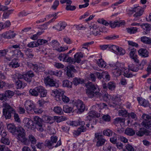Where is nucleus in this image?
Wrapping results in <instances>:
<instances>
[{"instance_id": "nucleus-1", "label": "nucleus", "mask_w": 151, "mask_h": 151, "mask_svg": "<svg viewBox=\"0 0 151 151\" xmlns=\"http://www.w3.org/2000/svg\"><path fill=\"white\" fill-rule=\"evenodd\" d=\"M86 93L88 96L90 98L93 97H100L102 94L99 92L97 86H95L91 82H88L87 85Z\"/></svg>"}, {"instance_id": "nucleus-22", "label": "nucleus", "mask_w": 151, "mask_h": 151, "mask_svg": "<svg viewBox=\"0 0 151 151\" xmlns=\"http://www.w3.org/2000/svg\"><path fill=\"white\" fill-rule=\"evenodd\" d=\"M142 28L145 31L143 32L144 34H147L150 32V31L151 29V25L147 23H143L141 25Z\"/></svg>"}, {"instance_id": "nucleus-63", "label": "nucleus", "mask_w": 151, "mask_h": 151, "mask_svg": "<svg viewBox=\"0 0 151 151\" xmlns=\"http://www.w3.org/2000/svg\"><path fill=\"white\" fill-rule=\"evenodd\" d=\"M103 78L104 79L109 81L110 79V77L107 71L103 72Z\"/></svg>"}, {"instance_id": "nucleus-57", "label": "nucleus", "mask_w": 151, "mask_h": 151, "mask_svg": "<svg viewBox=\"0 0 151 151\" xmlns=\"http://www.w3.org/2000/svg\"><path fill=\"white\" fill-rule=\"evenodd\" d=\"M106 140L104 138L98 140L96 142V145L97 147L101 146L104 145Z\"/></svg>"}, {"instance_id": "nucleus-31", "label": "nucleus", "mask_w": 151, "mask_h": 151, "mask_svg": "<svg viewBox=\"0 0 151 151\" xmlns=\"http://www.w3.org/2000/svg\"><path fill=\"white\" fill-rule=\"evenodd\" d=\"M15 83L17 88H23L27 85V83L20 80H17L15 81Z\"/></svg>"}, {"instance_id": "nucleus-51", "label": "nucleus", "mask_w": 151, "mask_h": 151, "mask_svg": "<svg viewBox=\"0 0 151 151\" xmlns=\"http://www.w3.org/2000/svg\"><path fill=\"white\" fill-rule=\"evenodd\" d=\"M73 108L68 105H64L63 106V111L66 113H69L72 111Z\"/></svg>"}, {"instance_id": "nucleus-37", "label": "nucleus", "mask_w": 151, "mask_h": 151, "mask_svg": "<svg viewBox=\"0 0 151 151\" xmlns=\"http://www.w3.org/2000/svg\"><path fill=\"white\" fill-rule=\"evenodd\" d=\"M141 41L145 44H151V38L144 36L142 37L141 38Z\"/></svg>"}, {"instance_id": "nucleus-44", "label": "nucleus", "mask_w": 151, "mask_h": 151, "mask_svg": "<svg viewBox=\"0 0 151 151\" xmlns=\"http://www.w3.org/2000/svg\"><path fill=\"white\" fill-rule=\"evenodd\" d=\"M142 123L143 125L147 129L151 127V122L146 119L142 122Z\"/></svg>"}, {"instance_id": "nucleus-6", "label": "nucleus", "mask_w": 151, "mask_h": 151, "mask_svg": "<svg viewBox=\"0 0 151 151\" xmlns=\"http://www.w3.org/2000/svg\"><path fill=\"white\" fill-rule=\"evenodd\" d=\"M3 115L6 119H10L12 116V114L15 112L14 109L6 102L3 103Z\"/></svg>"}, {"instance_id": "nucleus-21", "label": "nucleus", "mask_w": 151, "mask_h": 151, "mask_svg": "<svg viewBox=\"0 0 151 151\" xmlns=\"http://www.w3.org/2000/svg\"><path fill=\"white\" fill-rule=\"evenodd\" d=\"M16 34L13 31L9 30L7 31L3 34V36L5 38L11 39L13 38Z\"/></svg>"}, {"instance_id": "nucleus-46", "label": "nucleus", "mask_w": 151, "mask_h": 151, "mask_svg": "<svg viewBox=\"0 0 151 151\" xmlns=\"http://www.w3.org/2000/svg\"><path fill=\"white\" fill-rule=\"evenodd\" d=\"M55 119L58 123H59L63 121L67 120V118L65 116H56L55 117Z\"/></svg>"}, {"instance_id": "nucleus-12", "label": "nucleus", "mask_w": 151, "mask_h": 151, "mask_svg": "<svg viewBox=\"0 0 151 151\" xmlns=\"http://www.w3.org/2000/svg\"><path fill=\"white\" fill-rule=\"evenodd\" d=\"M23 122L24 124V126L29 129H33L35 128L34 123L30 119L25 118L23 121Z\"/></svg>"}, {"instance_id": "nucleus-42", "label": "nucleus", "mask_w": 151, "mask_h": 151, "mask_svg": "<svg viewBox=\"0 0 151 151\" xmlns=\"http://www.w3.org/2000/svg\"><path fill=\"white\" fill-rule=\"evenodd\" d=\"M116 87V84L114 81H110L108 83V87L111 91L114 90Z\"/></svg>"}, {"instance_id": "nucleus-43", "label": "nucleus", "mask_w": 151, "mask_h": 151, "mask_svg": "<svg viewBox=\"0 0 151 151\" xmlns=\"http://www.w3.org/2000/svg\"><path fill=\"white\" fill-rule=\"evenodd\" d=\"M50 45L54 48V49L56 50L57 48L59 46L60 43L56 40H52L50 43Z\"/></svg>"}, {"instance_id": "nucleus-35", "label": "nucleus", "mask_w": 151, "mask_h": 151, "mask_svg": "<svg viewBox=\"0 0 151 151\" xmlns=\"http://www.w3.org/2000/svg\"><path fill=\"white\" fill-rule=\"evenodd\" d=\"M7 128L10 132L12 133H15L17 130L16 127L15 125L12 124L8 125Z\"/></svg>"}, {"instance_id": "nucleus-28", "label": "nucleus", "mask_w": 151, "mask_h": 151, "mask_svg": "<svg viewBox=\"0 0 151 151\" xmlns=\"http://www.w3.org/2000/svg\"><path fill=\"white\" fill-rule=\"evenodd\" d=\"M148 134L147 130L144 128H140L136 132V135L139 137H142L145 134L147 135Z\"/></svg>"}, {"instance_id": "nucleus-20", "label": "nucleus", "mask_w": 151, "mask_h": 151, "mask_svg": "<svg viewBox=\"0 0 151 151\" xmlns=\"http://www.w3.org/2000/svg\"><path fill=\"white\" fill-rule=\"evenodd\" d=\"M34 76L33 72L31 71L27 72L24 74V79L27 82H30L32 79V78Z\"/></svg>"}, {"instance_id": "nucleus-45", "label": "nucleus", "mask_w": 151, "mask_h": 151, "mask_svg": "<svg viewBox=\"0 0 151 151\" xmlns=\"http://www.w3.org/2000/svg\"><path fill=\"white\" fill-rule=\"evenodd\" d=\"M14 10H9L7 12H4L3 14V17L4 19H6L9 18V15L12 13Z\"/></svg>"}, {"instance_id": "nucleus-4", "label": "nucleus", "mask_w": 151, "mask_h": 151, "mask_svg": "<svg viewBox=\"0 0 151 151\" xmlns=\"http://www.w3.org/2000/svg\"><path fill=\"white\" fill-rule=\"evenodd\" d=\"M18 132L17 136V139L20 141L24 145H28L29 141L25 137V133L24 129L22 127H19L17 129Z\"/></svg>"}, {"instance_id": "nucleus-3", "label": "nucleus", "mask_w": 151, "mask_h": 151, "mask_svg": "<svg viewBox=\"0 0 151 151\" xmlns=\"http://www.w3.org/2000/svg\"><path fill=\"white\" fill-rule=\"evenodd\" d=\"M103 98L105 101H110L111 102L109 105L110 107H116L119 104V102L120 100V98L116 96L112 97L111 95H109L108 93H105L103 96Z\"/></svg>"}, {"instance_id": "nucleus-10", "label": "nucleus", "mask_w": 151, "mask_h": 151, "mask_svg": "<svg viewBox=\"0 0 151 151\" xmlns=\"http://www.w3.org/2000/svg\"><path fill=\"white\" fill-rule=\"evenodd\" d=\"M75 106L77 108L76 109L78 113H81L85 110L86 107L83 102L80 100H77L75 103Z\"/></svg>"}, {"instance_id": "nucleus-13", "label": "nucleus", "mask_w": 151, "mask_h": 151, "mask_svg": "<svg viewBox=\"0 0 151 151\" xmlns=\"http://www.w3.org/2000/svg\"><path fill=\"white\" fill-rule=\"evenodd\" d=\"M52 93L54 94V96L56 98L57 101H59L61 100V98L64 95L65 91L63 90L58 88L55 91H53Z\"/></svg>"}, {"instance_id": "nucleus-5", "label": "nucleus", "mask_w": 151, "mask_h": 151, "mask_svg": "<svg viewBox=\"0 0 151 151\" xmlns=\"http://www.w3.org/2000/svg\"><path fill=\"white\" fill-rule=\"evenodd\" d=\"M100 114L94 110L90 111L88 113V115L86 117V121H89V122L91 125H95L97 121L96 117H99Z\"/></svg>"}, {"instance_id": "nucleus-36", "label": "nucleus", "mask_w": 151, "mask_h": 151, "mask_svg": "<svg viewBox=\"0 0 151 151\" xmlns=\"http://www.w3.org/2000/svg\"><path fill=\"white\" fill-rule=\"evenodd\" d=\"M84 82V80L80 78H75L73 81V83L75 86H77L80 84H82Z\"/></svg>"}, {"instance_id": "nucleus-41", "label": "nucleus", "mask_w": 151, "mask_h": 151, "mask_svg": "<svg viewBox=\"0 0 151 151\" xmlns=\"http://www.w3.org/2000/svg\"><path fill=\"white\" fill-rule=\"evenodd\" d=\"M63 86L64 87L71 88L72 85V83L67 80H64L63 81Z\"/></svg>"}, {"instance_id": "nucleus-64", "label": "nucleus", "mask_w": 151, "mask_h": 151, "mask_svg": "<svg viewBox=\"0 0 151 151\" xmlns=\"http://www.w3.org/2000/svg\"><path fill=\"white\" fill-rule=\"evenodd\" d=\"M47 42L48 41L46 40L41 39H38L37 41L38 46L39 45H41L44 44H46Z\"/></svg>"}, {"instance_id": "nucleus-61", "label": "nucleus", "mask_w": 151, "mask_h": 151, "mask_svg": "<svg viewBox=\"0 0 151 151\" xmlns=\"http://www.w3.org/2000/svg\"><path fill=\"white\" fill-rule=\"evenodd\" d=\"M103 133L105 135L108 136H111L112 134V132L109 129H107L103 131Z\"/></svg>"}, {"instance_id": "nucleus-8", "label": "nucleus", "mask_w": 151, "mask_h": 151, "mask_svg": "<svg viewBox=\"0 0 151 151\" xmlns=\"http://www.w3.org/2000/svg\"><path fill=\"white\" fill-rule=\"evenodd\" d=\"M129 10L131 12L135 13L133 15V16L134 17L133 19V21H134L139 20L140 19V17L142 15L144 11L143 9L139 6L134 8H130L129 9Z\"/></svg>"}, {"instance_id": "nucleus-52", "label": "nucleus", "mask_w": 151, "mask_h": 151, "mask_svg": "<svg viewBox=\"0 0 151 151\" xmlns=\"http://www.w3.org/2000/svg\"><path fill=\"white\" fill-rule=\"evenodd\" d=\"M34 121L36 125H41L42 124V119L38 116H35L34 117Z\"/></svg>"}, {"instance_id": "nucleus-60", "label": "nucleus", "mask_w": 151, "mask_h": 151, "mask_svg": "<svg viewBox=\"0 0 151 151\" xmlns=\"http://www.w3.org/2000/svg\"><path fill=\"white\" fill-rule=\"evenodd\" d=\"M118 50L116 52L118 55H123L125 53V50L122 48L121 47H119V49H118Z\"/></svg>"}, {"instance_id": "nucleus-48", "label": "nucleus", "mask_w": 151, "mask_h": 151, "mask_svg": "<svg viewBox=\"0 0 151 151\" xmlns=\"http://www.w3.org/2000/svg\"><path fill=\"white\" fill-rule=\"evenodd\" d=\"M138 29L137 27H132L129 28H127V32L130 34H134L137 32Z\"/></svg>"}, {"instance_id": "nucleus-62", "label": "nucleus", "mask_w": 151, "mask_h": 151, "mask_svg": "<svg viewBox=\"0 0 151 151\" xmlns=\"http://www.w3.org/2000/svg\"><path fill=\"white\" fill-rule=\"evenodd\" d=\"M119 47L117 46L114 45H109V50H112L116 52L118 50V49H119Z\"/></svg>"}, {"instance_id": "nucleus-19", "label": "nucleus", "mask_w": 151, "mask_h": 151, "mask_svg": "<svg viewBox=\"0 0 151 151\" xmlns=\"http://www.w3.org/2000/svg\"><path fill=\"white\" fill-rule=\"evenodd\" d=\"M74 68V66L71 65H68L66 67L67 75L68 77H72L73 76V73H72V71L75 72L76 71V70Z\"/></svg>"}, {"instance_id": "nucleus-27", "label": "nucleus", "mask_w": 151, "mask_h": 151, "mask_svg": "<svg viewBox=\"0 0 151 151\" xmlns=\"http://www.w3.org/2000/svg\"><path fill=\"white\" fill-rule=\"evenodd\" d=\"M70 124L73 126H76L78 125H84L85 123L84 121L78 120L72 121L70 122Z\"/></svg>"}, {"instance_id": "nucleus-30", "label": "nucleus", "mask_w": 151, "mask_h": 151, "mask_svg": "<svg viewBox=\"0 0 151 151\" xmlns=\"http://www.w3.org/2000/svg\"><path fill=\"white\" fill-rule=\"evenodd\" d=\"M137 100L141 105L144 107H147L149 105L148 101L144 99H141L138 97L137 98Z\"/></svg>"}, {"instance_id": "nucleus-40", "label": "nucleus", "mask_w": 151, "mask_h": 151, "mask_svg": "<svg viewBox=\"0 0 151 151\" xmlns=\"http://www.w3.org/2000/svg\"><path fill=\"white\" fill-rule=\"evenodd\" d=\"M125 133L129 136H132L135 134V132L133 129L130 128H127L125 130Z\"/></svg>"}, {"instance_id": "nucleus-15", "label": "nucleus", "mask_w": 151, "mask_h": 151, "mask_svg": "<svg viewBox=\"0 0 151 151\" xmlns=\"http://www.w3.org/2000/svg\"><path fill=\"white\" fill-rule=\"evenodd\" d=\"M45 145L49 149H51L53 147H57L61 145V142L60 139L58 141L57 143L55 145H54V144L52 143L51 141L50 140H47L45 141Z\"/></svg>"}, {"instance_id": "nucleus-47", "label": "nucleus", "mask_w": 151, "mask_h": 151, "mask_svg": "<svg viewBox=\"0 0 151 151\" xmlns=\"http://www.w3.org/2000/svg\"><path fill=\"white\" fill-rule=\"evenodd\" d=\"M29 143L30 142L32 144H35L37 142V140L35 136L32 135L30 134L29 136Z\"/></svg>"}, {"instance_id": "nucleus-54", "label": "nucleus", "mask_w": 151, "mask_h": 151, "mask_svg": "<svg viewBox=\"0 0 151 151\" xmlns=\"http://www.w3.org/2000/svg\"><path fill=\"white\" fill-rule=\"evenodd\" d=\"M138 63H137V64L138 65H137V67L138 70L139 69L142 70L143 69L144 66L146 64L147 61L146 60H143L140 64H138Z\"/></svg>"}, {"instance_id": "nucleus-33", "label": "nucleus", "mask_w": 151, "mask_h": 151, "mask_svg": "<svg viewBox=\"0 0 151 151\" xmlns=\"http://www.w3.org/2000/svg\"><path fill=\"white\" fill-rule=\"evenodd\" d=\"M110 25L112 28H114L116 27H120L124 25V23L122 22L115 21L114 22H111Z\"/></svg>"}, {"instance_id": "nucleus-34", "label": "nucleus", "mask_w": 151, "mask_h": 151, "mask_svg": "<svg viewBox=\"0 0 151 151\" xmlns=\"http://www.w3.org/2000/svg\"><path fill=\"white\" fill-rule=\"evenodd\" d=\"M81 126V127L78 128L75 132V134L77 135H79L81 132H85L86 130V128L84 125Z\"/></svg>"}, {"instance_id": "nucleus-39", "label": "nucleus", "mask_w": 151, "mask_h": 151, "mask_svg": "<svg viewBox=\"0 0 151 151\" xmlns=\"http://www.w3.org/2000/svg\"><path fill=\"white\" fill-rule=\"evenodd\" d=\"M97 64L99 67L102 68H104L106 66V63L102 59L99 60Z\"/></svg>"}, {"instance_id": "nucleus-24", "label": "nucleus", "mask_w": 151, "mask_h": 151, "mask_svg": "<svg viewBox=\"0 0 151 151\" xmlns=\"http://www.w3.org/2000/svg\"><path fill=\"white\" fill-rule=\"evenodd\" d=\"M125 120L123 118H121L119 117L116 118L114 121V123L116 126L119 125V124L122 127L124 126L125 124Z\"/></svg>"}, {"instance_id": "nucleus-58", "label": "nucleus", "mask_w": 151, "mask_h": 151, "mask_svg": "<svg viewBox=\"0 0 151 151\" xmlns=\"http://www.w3.org/2000/svg\"><path fill=\"white\" fill-rule=\"evenodd\" d=\"M27 46L30 48L37 47L38 46V43L37 41L31 42L27 45Z\"/></svg>"}, {"instance_id": "nucleus-49", "label": "nucleus", "mask_w": 151, "mask_h": 151, "mask_svg": "<svg viewBox=\"0 0 151 151\" xmlns=\"http://www.w3.org/2000/svg\"><path fill=\"white\" fill-rule=\"evenodd\" d=\"M53 111L55 113L60 114L62 113V110L60 107L57 106L53 108Z\"/></svg>"}, {"instance_id": "nucleus-38", "label": "nucleus", "mask_w": 151, "mask_h": 151, "mask_svg": "<svg viewBox=\"0 0 151 151\" xmlns=\"http://www.w3.org/2000/svg\"><path fill=\"white\" fill-rule=\"evenodd\" d=\"M40 91L39 93H40V97H44L46 96L47 95V91L45 89L44 87L42 86H40Z\"/></svg>"}, {"instance_id": "nucleus-18", "label": "nucleus", "mask_w": 151, "mask_h": 151, "mask_svg": "<svg viewBox=\"0 0 151 151\" xmlns=\"http://www.w3.org/2000/svg\"><path fill=\"white\" fill-rule=\"evenodd\" d=\"M44 83L47 85H49L51 86H56L57 85L55 81L53 79L51 78L49 76H47L45 78Z\"/></svg>"}, {"instance_id": "nucleus-16", "label": "nucleus", "mask_w": 151, "mask_h": 151, "mask_svg": "<svg viewBox=\"0 0 151 151\" xmlns=\"http://www.w3.org/2000/svg\"><path fill=\"white\" fill-rule=\"evenodd\" d=\"M91 32L94 35L96 36L100 35L101 32L99 27L95 24L92 25L91 27Z\"/></svg>"}, {"instance_id": "nucleus-2", "label": "nucleus", "mask_w": 151, "mask_h": 151, "mask_svg": "<svg viewBox=\"0 0 151 151\" xmlns=\"http://www.w3.org/2000/svg\"><path fill=\"white\" fill-rule=\"evenodd\" d=\"M109 65L112 68V73L116 76L121 75L122 72L125 69L124 64L118 62L116 64H111Z\"/></svg>"}, {"instance_id": "nucleus-50", "label": "nucleus", "mask_w": 151, "mask_h": 151, "mask_svg": "<svg viewBox=\"0 0 151 151\" xmlns=\"http://www.w3.org/2000/svg\"><path fill=\"white\" fill-rule=\"evenodd\" d=\"M119 116H122L124 117H127L128 116V113L126 110H121L118 111Z\"/></svg>"}, {"instance_id": "nucleus-17", "label": "nucleus", "mask_w": 151, "mask_h": 151, "mask_svg": "<svg viewBox=\"0 0 151 151\" xmlns=\"http://www.w3.org/2000/svg\"><path fill=\"white\" fill-rule=\"evenodd\" d=\"M67 25V24L65 22H60L57 25L52 27L53 28L55 29L56 30L60 31L64 29Z\"/></svg>"}, {"instance_id": "nucleus-29", "label": "nucleus", "mask_w": 151, "mask_h": 151, "mask_svg": "<svg viewBox=\"0 0 151 151\" xmlns=\"http://www.w3.org/2000/svg\"><path fill=\"white\" fill-rule=\"evenodd\" d=\"M24 52L26 56L28 58H32L34 56V53L32 49L27 48L24 50Z\"/></svg>"}, {"instance_id": "nucleus-32", "label": "nucleus", "mask_w": 151, "mask_h": 151, "mask_svg": "<svg viewBox=\"0 0 151 151\" xmlns=\"http://www.w3.org/2000/svg\"><path fill=\"white\" fill-rule=\"evenodd\" d=\"M83 54L81 52H78L74 55L75 62L78 63H79L81 61V58H82L83 56Z\"/></svg>"}, {"instance_id": "nucleus-53", "label": "nucleus", "mask_w": 151, "mask_h": 151, "mask_svg": "<svg viewBox=\"0 0 151 151\" xmlns=\"http://www.w3.org/2000/svg\"><path fill=\"white\" fill-rule=\"evenodd\" d=\"M93 41H91L86 42L83 44L81 45L82 47L81 48V50H82V49L85 48L87 50H88L87 49L88 47L90 45L93 44Z\"/></svg>"}, {"instance_id": "nucleus-26", "label": "nucleus", "mask_w": 151, "mask_h": 151, "mask_svg": "<svg viewBox=\"0 0 151 151\" xmlns=\"http://www.w3.org/2000/svg\"><path fill=\"white\" fill-rule=\"evenodd\" d=\"M138 54L141 56L145 58L148 56V52L147 50L144 48H141L138 51Z\"/></svg>"}, {"instance_id": "nucleus-59", "label": "nucleus", "mask_w": 151, "mask_h": 151, "mask_svg": "<svg viewBox=\"0 0 151 151\" xmlns=\"http://www.w3.org/2000/svg\"><path fill=\"white\" fill-rule=\"evenodd\" d=\"M1 143L7 145H9L10 142V141L9 138H6V137H2L1 140Z\"/></svg>"}, {"instance_id": "nucleus-9", "label": "nucleus", "mask_w": 151, "mask_h": 151, "mask_svg": "<svg viewBox=\"0 0 151 151\" xmlns=\"http://www.w3.org/2000/svg\"><path fill=\"white\" fill-rule=\"evenodd\" d=\"M12 55H10V57H6V59L8 61L12 60V61L9 63V66L10 67L15 68L19 66L18 60L13 52H12Z\"/></svg>"}, {"instance_id": "nucleus-55", "label": "nucleus", "mask_w": 151, "mask_h": 151, "mask_svg": "<svg viewBox=\"0 0 151 151\" xmlns=\"http://www.w3.org/2000/svg\"><path fill=\"white\" fill-rule=\"evenodd\" d=\"M67 55L64 53H61L58 57V59L60 61H65L66 59L67 58Z\"/></svg>"}, {"instance_id": "nucleus-56", "label": "nucleus", "mask_w": 151, "mask_h": 151, "mask_svg": "<svg viewBox=\"0 0 151 151\" xmlns=\"http://www.w3.org/2000/svg\"><path fill=\"white\" fill-rule=\"evenodd\" d=\"M5 94L6 98H11L14 95V93L13 91L10 90H8L5 91Z\"/></svg>"}, {"instance_id": "nucleus-11", "label": "nucleus", "mask_w": 151, "mask_h": 151, "mask_svg": "<svg viewBox=\"0 0 151 151\" xmlns=\"http://www.w3.org/2000/svg\"><path fill=\"white\" fill-rule=\"evenodd\" d=\"M24 106L27 112L32 111L35 108L33 101L30 100H27L25 102Z\"/></svg>"}, {"instance_id": "nucleus-7", "label": "nucleus", "mask_w": 151, "mask_h": 151, "mask_svg": "<svg viewBox=\"0 0 151 151\" xmlns=\"http://www.w3.org/2000/svg\"><path fill=\"white\" fill-rule=\"evenodd\" d=\"M137 63L134 62L133 63L130 64L128 66L129 69H125L124 70V76L127 78H129L133 76V74L130 72L129 70L133 72H137L138 71L137 68Z\"/></svg>"}, {"instance_id": "nucleus-14", "label": "nucleus", "mask_w": 151, "mask_h": 151, "mask_svg": "<svg viewBox=\"0 0 151 151\" xmlns=\"http://www.w3.org/2000/svg\"><path fill=\"white\" fill-rule=\"evenodd\" d=\"M128 50L130 51L129 52V56L130 57L133 59L134 61L136 63H138L139 60L137 59V55L136 54V50L134 48H131L129 47L128 48Z\"/></svg>"}, {"instance_id": "nucleus-23", "label": "nucleus", "mask_w": 151, "mask_h": 151, "mask_svg": "<svg viewBox=\"0 0 151 151\" xmlns=\"http://www.w3.org/2000/svg\"><path fill=\"white\" fill-rule=\"evenodd\" d=\"M40 89V86H37L34 89H31L29 91V94L32 96H37L39 95Z\"/></svg>"}, {"instance_id": "nucleus-25", "label": "nucleus", "mask_w": 151, "mask_h": 151, "mask_svg": "<svg viewBox=\"0 0 151 151\" xmlns=\"http://www.w3.org/2000/svg\"><path fill=\"white\" fill-rule=\"evenodd\" d=\"M45 66L44 65L41 63L37 64L35 66V71L36 73H38V72L43 71L45 70Z\"/></svg>"}]
</instances>
